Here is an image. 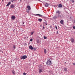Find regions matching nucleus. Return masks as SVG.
I'll use <instances>...</instances> for the list:
<instances>
[{
  "label": "nucleus",
  "instance_id": "1",
  "mask_svg": "<svg viewBox=\"0 0 75 75\" xmlns=\"http://www.w3.org/2000/svg\"><path fill=\"white\" fill-rule=\"evenodd\" d=\"M47 65H49L50 66L52 65V63L51 61H50V59H49L47 61V62L46 63Z\"/></svg>",
  "mask_w": 75,
  "mask_h": 75
},
{
  "label": "nucleus",
  "instance_id": "2",
  "mask_svg": "<svg viewBox=\"0 0 75 75\" xmlns=\"http://www.w3.org/2000/svg\"><path fill=\"white\" fill-rule=\"evenodd\" d=\"M20 58L21 59H26V58H27V56L26 55H25L22 56V57H20Z\"/></svg>",
  "mask_w": 75,
  "mask_h": 75
},
{
  "label": "nucleus",
  "instance_id": "3",
  "mask_svg": "<svg viewBox=\"0 0 75 75\" xmlns=\"http://www.w3.org/2000/svg\"><path fill=\"white\" fill-rule=\"evenodd\" d=\"M34 15L35 16H39V17H44V16L40 14H34Z\"/></svg>",
  "mask_w": 75,
  "mask_h": 75
},
{
  "label": "nucleus",
  "instance_id": "4",
  "mask_svg": "<svg viewBox=\"0 0 75 75\" xmlns=\"http://www.w3.org/2000/svg\"><path fill=\"white\" fill-rule=\"evenodd\" d=\"M72 43H74V42H75V40L73 38H71L70 39Z\"/></svg>",
  "mask_w": 75,
  "mask_h": 75
},
{
  "label": "nucleus",
  "instance_id": "5",
  "mask_svg": "<svg viewBox=\"0 0 75 75\" xmlns=\"http://www.w3.org/2000/svg\"><path fill=\"white\" fill-rule=\"evenodd\" d=\"M11 18L12 20H15V19H16V16H11Z\"/></svg>",
  "mask_w": 75,
  "mask_h": 75
},
{
  "label": "nucleus",
  "instance_id": "6",
  "mask_svg": "<svg viewBox=\"0 0 75 75\" xmlns=\"http://www.w3.org/2000/svg\"><path fill=\"white\" fill-rule=\"evenodd\" d=\"M29 49L31 50H33V46L31 45H30L29 46Z\"/></svg>",
  "mask_w": 75,
  "mask_h": 75
},
{
  "label": "nucleus",
  "instance_id": "7",
  "mask_svg": "<svg viewBox=\"0 0 75 75\" xmlns=\"http://www.w3.org/2000/svg\"><path fill=\"white\" fill-rule=\"evenodd\" d=\"M27 8L28 10H31V7H30V6L29 5L27 6Z\"/></svg>",
  "mask_w": 75,
  "mask_h": 75
},
{
  "label": "nucleus",
  "instance_id": "8",
  "mask_svg": "<svg viewBox=\"0 0 75 75\" xmlns=\"http://www.w3.org/2000/svg\"><path fill=\"white\" fill-rule=\"evenodd\" d=\"M42 72V69H39V73H41Z\"/></svg>",
  "mask_w": 75,
  "mask_h": 75
},
{
  "label": "nucleus",
  "instance_id": "9",
  "mask_svg": "<svg viewBox=\"0 0 75 75\" xmlns=\"http://www.w3.org/2000/svg\"><path fill=\"white\" fill-rule=\"evenodd\" d=\"M59 7H62V6L61 4H59L58 5Z\"/></svg>",
  "mask_w": 75,
  "mask_h": 75
},
{
  "label": "nucleus",
  "instance_id": "10",
  "mask_svg": "<svg viewBox=\"0 0 75 75\" xmlns=\"http://www.w3.org/2000/svg\"><path fill=\"white\" fill-rule=\"evenodd\" d=\"M11 8H14V5L12 4L11 5Z\"/></svg>",
  "mask_w": 75,
  "mask_h": 75
},
{
  "label": "nucleus",
  "instance_id": "11",
  "mask_svg": "<svg viewBox=\"0 0 75 75\" xmlns=\"http://www.w3.org/2000/svg\"><path fill=\"white\" fill-rule=\"evenodd\" d=\"M12 73L13 75H15V74H16V72H15V71H14V70H12Z\"/></svg>",
  "mask_w": 75,
  "mask_h": 75
},
{
  "label": "nucleus",
  "instance_id": "12",
  "mask_svg": "<svg viewBox=\"0 0 75 75\" xmlns=\"http://www.w3.org/2000/svg\"><path fill=\"white\" fill-rule=\"evenodd\" d=\"M11 4V2H9L6 5V7H7L9 5H10Z\"/></svg>",
  "mask_w": 75,
  "mask_h": 75
},
{
  "label": "nucleus",
  "instance_id": "13",
  "mask_svg": "<svg viewBox=\"0 0 75 75\" xmlns=\"http://www.w3.org/2000/svg\"><path fill=\"white\" fill-rule=\"evenodd\" d=\"M26 11L27 13H29V11H30V10H29V9H27L26 10Z\"/></svg>",
  "mask_w": 75,
  "mask_h": 75
},
{
  "label": "nucleus",
  "instance_id": "14",
  "mask_svg": "<svg viewBox=\"0 0 75 75\" xmlns=\"http://www.w3.org/2000/svg\"><path fill=\"white\" fill-rule=\"evenodd\" d=\"M44 52L45 54H47V50L45 49H44Z\"/></svg>",
  "mask_w": 75,
  "mask_h": 75
},
{
  "label": "nucleus",
  "instance_id": "15",
  "mask_svg": "<svg viewBox=\"0 0 75 75\" xmlns=\"http://www.w3.org/2000/svg\"><path fill=\"white\" fill-rule=\"evenodd\" d=\"M56 13H57V14H60V13H59V11L58 10L56 12Z\"/></svg>",
  "mask_w": 75,
  "mask_h": 75
},
{
  "label": "nucleus",
  "instance_id": "16",
  "mask_svg": "<svg viewBox=\"0 0 75 75\" xmlns=\"http://www.w3.org/2000/svg\"><path fill=\"white\" fill-rule=\"evenodd\" d=\"M42 20L41 19H38V21H40V22H41V21Z\"/></svg>",
  "mask_w": 75,
  "mask_h": 75
},
{
  "label": "nucleus",
  "instance_id": "17",
  "mask_svg": "<svg viewBox=\"0 0 75 75\" xmlns=\"http://www.w3.org/2000/svg\"><path fill=\"white\" fill-rule=\"evenodd\" d=\"M63 22H64V21H63V20H61V21H60V23L61 24H63Z\"/></svg>",
  "mask_w": 75,
  "mask_h": 75
},
{
  "label": "nucleus",
  "instance_id": "18",
  "mask_svg": "<svg viewBox=\"0 0 75 75\" xmlns=\"http://www.w3.org/2000/svg\"><path fill=\"white\" fill-rule=\"evenodd\" d=\"M48 5L49 4H48V3H46L45 4V6L47 7H48Z\"/></svg>",
  "mask_w": 75,
  "mask_h": 75
},
{
  "label": "nucleus",
  "instance_id": "19",
  "mask_svg": "<svg viewBox=\"0 0 75 75\" xmlns=\"http://www.w3.org/2000/svg\"><path fill=\"white\" fill-rule=\"evenodd\" d=\"M13 48L14 50H16V46L15 45H13Z\"/></svg>",
  "mask_w": 75,
  "mask_h": 75
},
{
  "label": "nucleus",
  "instance_id": "20",
  "mask_svg": "<svg viewBox=\"0 0 75 75\" xmlns=\"http://www.w3.org/2000/svg\"><path fill=\"white\" fill-rule=\"evenodd\" d=\"M64 71L65 72H67V69L66 68H64Z\"/></svg>",
  "mask_w": 75,
  "mask_h": 75
},
{
  "label": "nucleus",
  "instance_id": "21",
  "mask_svg": "<svg viewBox=\"0 0 75 75\" xmlns=\"http://www.w3.org/2000/svg\"><path fill=\"white\" fill-rule=\"evenodd\" d=\"M70 1H71V2H72V3H74V0H71Z\"/></svg>",
  "mask_w": 75,
  "mask_h": 75
},
{
  "label": "nucleus",
  "instance_id": "22",
  "mask_svg": "<svg viewBox=\"0 0 75 75\" xmlns=\"http://www.w3.org/2000/svg\"><path fill=\"white\" fill-rule=\"evenodd\" d=\"M33 50H34V51H35V50H37V48L33 47Z\"/></svg>",
  "mask_w": 75,
  "mask_h": 75
},
{
  "label": "nucleus",
  "instance_id": "23",
  "mask_svg": "<svg viewBox=\"0 0 75 75\" xmlns=\"http://www.w3.org/2000/svg\"><path fill=\"white\" fill-rule=\"evenodd\" d=\"M57 18V16H54L53 17V19H56V18Z\"/></svg>",
  "mask_w": 75,
  "mask_h": 75
},
{
  "label": "nucleus",
  "instance_id": "24",
  "mask_svg": "<svg viewBox=\"0 0 75 75\" xmlns=\"http://www.w3.org/2000/svg\"><path fill=\"white\" fill-rule=\"evenodd\" d=\"M43 38H44V39H47V37L45 36H44Z\"/></svg>",
  "mask_w": 75,
  "mask_h": 75
},
{
  "label": "nucleus",
  "instance_id": "25",
  "mask_svg": "<svg viewBox=\"0 0 75 75\" xmlns=\"http://www.w3.org/2000/svg\"><path fill=\"white\" fill-rule=\"evenodd\" d=\"M34 34V32H31V35H33Z\"/></svg>",
  "mask_w": 75,
  "mask_h": 75
},
{
  "label": "nucleus",
  "instance_id": "26",
  "mask_svg": "<svg viewBox=\"0 0 75 75\" xmlns=\"http://www.w3.org/2000/svg\"><path fill=\"white\" fill-rule=\"evenodd\" d=\"M16 0H11V1L12 3H13L14 1H16Z\"/></svg>",
  "mask_w": 75,
  "mask_h": 75
},
{
  "label": "nucleus",
  "instance_id": "27",
  "mask_svg": "<svg viewBox=\"0 0 75 75\" xmlns=\"http://www.w3.org/2000/svg\"><path fill=\"white\" fill-rule=\"evenodd\" d=\"M37 42H38V43H39V40H37Z\"/></svg>",
  "mask_w": 75,
  "mask_h": 75
},
{
  "label": "nucleus",
  "instance_id": "28",
  "mask_svg": "<svg viewBox=\"0 0 75 75\" xmlns=\"http://www.w3.org/2000/svg\"><path fill=\"white\" fill-rule=\"evenodd\" d=\"M55 28L56 30H57V29H58V28H57V25H55Z\"/></svg>",
  "mask_w": 75,
  "mask_h": 75
},
{
  "label": "nucleus",
  "instance_id": "29",
  "mask_svg": "<svg viewBox=\"0 0 75 75\" xmlns=\"http://www.w3.org/2000/svg\"><path fill=\"white\" fill-rule=\"evenodd\" d=\"M23 75H26V73L25 72L23 73Z\"/></svg>",
  "mask_w": 75,
  "mask_h": 75
},
{
  "label": "nucleus",
  "instance_id": "30",
  "mask_svg": "<svg viewBox=\"0 0 75 75\" xmlns=\"http://www.w3.org/2000/svg\"><path fill=\"white\" fill-rule=\"evenodd\" d=\"M30 41H33V39H31L30 40Z\"/></svg>",
  "mask_w": 75,
  "mask_h": 75
},
{
  "label": "nucleus",
  "instance_id": "31",
  "mask_svg": "<svg viewBox=\"0 0 75 75\" xmlns=\"http://www.w3.org/2000/svg\"><path fill=\"white\" fill-rule=\"evenodd\" d=\"M73 29H74L75 30V27L73 26Z\"/></svg>",
  "mask_w": 75,
  "mask_h": 75
},
{
  "label": "nucleus",
  "instance_id": "32",
  "mask_svg": "<svg viewBox=\"0 0 75 75\" xmlns=\"http://www.w3.org/2000/svg\"><path fill=\"white\" fill-rule=\"evenodd\" d=\"M23 25H24V22L23 23Z\"/></svg>",
  "mask_w": 75,
  "mask_h": 75
},
{
  "label": "nucleus",
  "instance_id": "33",
  "mask_svg": "<svg viewBox=\"0 0 75 75\" xmlns=\"http://www.w3.org/2000/svg\"><path fill=\"white\" fill-rule=\"evenodd\" d=\"M57 34H58V31L57 32Z\"/></svg>",
  "mask_w": 75,
  "mask_h": 75
},
{
  "label": "nucleus",
  "instance_id": "34",
  "mask_svg": "<svg viewBox=\"0 0 75 75\" xmlns=\"http://www.w3.org/2000/svg\"><path fill=\"white\" fill-rule=\"evenodd\" d=\"M43 29H44V28H45V27H44V26H43Z\"/></svg>",
  "mask_w": 75,
  "mask_h": 75
},
{
  "label": "nucleus",
  "instance_id": "35",
  "mask_svg": "<svg viewBox=\"0 0 75 75\" xmlns=\"http://www.w3.org/2000/svg\"><path fill=\"white\" fill-rule=\"evenodd\" d=\"M73 65H75V63H73Z\"/></svg>",
  "mask_w": 75,
  "mask_h": 75
},
{
  "label": "nucleus",
  "instance_id": "36",
  "mask_svg": "<svg viewBox=\"0 0 75 75\" xmlns=\"http://www.w3.org/2000/svg\"><path fill=\"white\" fill-rule=\"evenodd\" d=\"M46 25H47V24L46 23Z\"/></svg>",
  "mask_w": 75,
  "mask_h": 75
},
{
  "label": "nucleus",
  "instance_id": "37",
  "mask_svg": "<svg viewBox=\"0 0 75 75\" xmlns=\"http://www.w3.org/2000/svg\"><path fill=\"white\" fill-rule=\"evenodd\" d=\"M38 1H40V0H38Z\"/></svg>",
  "mask_w": 75,
  "mask_h": 75
},
{
  "label": "nucleus",
  "instance_id": "38",
  "mask_svg": "<svg viewBox=\"0 0 75 75\" xmlns=\"http://www.w3.org/2000/svg\"><path fill=\"white\" fill-rule=\"evenodd\" d=\"M20 1L21 2V0H20Z\"/></svg>",
  "mask_w": 75,
  "mask_h": 75
},
{
  "label": "nucleus",
  "instance_id": "39",
  "mask_svg": "<svg viewBox=\"0 0 75 75\" xmlns=\"http://www.w3.org/2000/svg\"><path fill=\"white\" fill-rule=\"evenodd\" d=\"M59 16H60V17H61V15H59Z\"/></svg>",
  "mask_w": 75,
  "mask_h": 75
},
{
  "label": "nucleus",
  "instance_id": "40",
  "mask_svg": "<svg viewBox=\"0 0 75 75\" xmlns=\"http://www.w3.org/2000/svg\"><path fill=\"white\" fill-rule=\"evenodd\" d=\"M43 23H45V24H46V22H43Z\"/></svg>",
  "mask_w": 75,
  "mask_h": 75
},
{
  "label": "nucleus",
  "instance_id": "41",
  "mask_svg": "<svg viewBox=\"0 0 75 75\" xmlns=\"http://www.w3.org/2000/svg\"><path fill=\"white\" fill-rule=\"evenodd\" d=\"M74 23L75 24V21H74Z\"/></svg>",
  "mask_w": 75,
  "mask_h": 75
},
{
  "label": "nucleus",
  "instance_id": "42",
  "mask_svg": "<svg viewBox=\"0 0 75 75\" xmlns=\"http://www.w3.org/2000/svg\"><path fill=\"white\" fill-rule=\"evenodd\" d=\"M2 1H3V0H2Z\"/></svg>",
  "mask_w": 75,
  "mask_h": 75
},
{
  "label": "nucleus",
  "instance_id": "43",
  "mask_svg": "<svg viewBox=\"0 0 75 75\" xmlns=\"http://www.w3.org/2000/svg\"><path fill=\"white\" fill-rule=\"evenodd\" d=\"M45 21H46V20H45Z\"/></svg>",
  "mask_w": 75,
  "mask_h": 75
}]
</instances>
